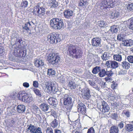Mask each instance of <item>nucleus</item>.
I'll return each instance as SVG.
<instances>
[{
  "mask_svg": "<svg viewBox=\"0 0 133 133\" xmlns=\"http://www.w3.org/2000/svg\"><path fill=\"white\" fill-rule=\"evenodd\" d=\"M67 52L70 56L76 59L81 58L83 54L82 50L78 49L76 46L74 45L69 46Z\"/></svg>",
  "mask_w": 133,
  "mask_h": 133,
  "instance_id": "nucleus-1",
  "label": "nucleus"
},
{
  "mask_svg": "<svg viewBox=\"0 0 133 133\" xmlns=\"http://www.w3.org/2000/svg\"><path fill=\"white\" fill-rule=\"evenodd\" d=\"M50 24L53 29L56 30H60L64 25L63 20L59 18H52L50 20Z\"/></svg>",
  "mask_w": 133,
  "mask_h": 133,
  "instance_id": "nucleus-2",
  "label": "nucleus"
},
{
  "mask_svg": "<svg viewBox=\"0 0 133 133\" xmlns=\"http://www.w3.org/2000/svg\"><path fill=\"white\" fill-rule=\"evenodd\" d=\"M60 59L58 54L53 52L49 54L47 61L53 65H57L60 62Z\"/></svg>",
  "mask_w": 133,
  "mask_h": 133,
  "instance_id": "nucleus-3",
  "label": "nucleus"
},
{
  "mask_svg": "<svg viewBox=\"0 0 133 133\" xmlns=\"http://www.w3.org/2000/svg\"><path fill=\"white\" fill-rule=\"evenodd\" d=\"M59 35L55 32H52L49 34L47 36V41L50 44H56L61 40L59 37Z\"/></svg>",
  "mask_w": 133,
  "mask_h": 133,
  "instance_id": "nucleus-4",
  "label": "nucleus"
},
{
  "mask_svg": "<svg viewBox=\"0 0 133 133\" xmlns=\"http://www.w3.org/2000/svg\"><path fill=\"white\" fill-rule=\"evenodd\" d=\"M115 0H101L99 6L101 9L112 8L115 4Z\"/></svg>",
  "mask_w": 133,
  "mask_h": 133,
  "instance_id": "nucleus-5",
  "label": "nucleus"
},
{
  "mask_svg": "<svg viewBox=\"0 0 133 133\" xmlns=\"http://www.w3.org/2000/svg\"><path fill=\"white\" fill-rule=\"evenodd\" d=\"M32 12L34 15L41 17L44 16L45 13V9L43 6L37 5L33 8Z\"/></svg>",
  "mask_w": 133,
  "mask_h": 133,
  "instance_id": "nucleus-6",
  "label": "nucleus"
},
{
  "mask_svg": "<svg viewBox=\"0 0 133 133\" xmlns=\"http://www.w3.org/2000/svg\"><path fill=\"white\" fill-rule=\"evenodd\" d=\"M28 128L26 129V133H42L41 128H35L31 124L28 125Z\"/></svg>",
  "mask_w": 133,
  "mask_h": 133,
  "instance_id": "nucleus-7",
  "label": "nucleus"
},
{
  "mask_svg": "<svg viewBox=\"0 0 133 133\" xmlns=\"http://www.w3.org/2000/svg\"><path fill=\"white\" fill-rule=\"evenodd\" d=\"M14 54L16 57H25L26 55V51L22 50L19 47L15 48Z\"/></svg>",
  "mask_w": 133,
  "mask_h": 133,
  "instance_id": "nucleus-8",
  "label": "nucleus"
},
{
  "mask_svg": "<svg viewBox=\"0 0 133 133\" xmlns=\"http://www.w3.org/2000/svg\"><path fill=\"white\" fill-rule=\"evenodd\" d=\"M63 104L68 111L70 110L72 106L71 98L69 97H65L63 99Z\"/></svg>",
  "mask_w": 133,
  "mask_h": 133,
  "instance_id": "nucleus-9",
  "label": "nucleus"
},
{
  "mask_svg": "<svg viewBox=\"0 0 133 133\" xmlns=\"http://www.w3.org/2000/svg\"><path fill=\"white\" fill-rule=\"evenodd\" d=\"M105 65L108 68L112 69H116L118 66V63L114 61H108L106 62Z\"/></svg>",
  "mask_w": 133,
  "mask_h": 133,
  "instance_id": "nucleus-10",
  "label": "nucleus"
},
{
  "mask_svg": "<svg viewBox=\"0 0 133 133\" xmlns=\"http://www.w3.org/2000/svg\"><path fill=\"white\" fill-rule=\"evenodd\" d=\"M77 109L78 112L84 115L86 112V107L85 104L81 103L78 104Z\"/></svg>",
  "mask_w": 133,
  "mask_h": 133,
  "instance_id": "nucleus-11",
  "label": "nucleus"
},
{
  "mask_svg": "<svg viewBox=\"0 0 133 133\" xmlns=\"http://www.w3.org/2000/svg\"><path fill=\"white\" fill-rule=\"evenodd\" d=\"M101 44V39L98 37L94 38L91 40V44L92 46L98 47Z\"/></svg>",
  "mask_w": 133,
  "mask_h": 133,
  "instance_id": "nucleus-12",
  "label": "nucleus"
},
{
  "mask_svg": "<svg viewBox=\"0 0 133 133\" xmlns=\"http://www.w3.org/2000/svg\"><path fill=\"white\" fill-rule=\"evenodd\" d=\"M102 112L103 113H104L109 111L110 107L107 102L103 101L102 102Z\"/></svg>",
  "mask_w": 133,
  "mask_h": 133,
  "instance_id": "nucleus-13",
  "label": "nucleus"
},
{
  "mask_svg": "<svg viewBox=\"0 0 133 133\" xmlns=\"http://www.w3.org/2000/svg\"><path fill=\"white\" fill-rule=\"evenodd\" d=\"M82 97L84 99H88L90 97V91L88 88H87L84 90L82 94Z\"/></svg>",
  "mask_w": 133,
  "mask_h": 133,
  "instance_id": "nucleus-14",
  "label": "nucleus"
},
{
  "mask_svg": "<svg viewBox=\"0 0 133 133\" xmlns=\"http://www.w3.org/2000/svg\"><path fill=\"white\" fill-rule=\"evenodd\" d=\"M63 13L64 17L68 19L72 17L73 15V12L72 11L69 9L65 10Z\"/></svg>",
  "mask_w": 133,
  "mask_h": 133,
  "instance_id": "nucleus-15",
  "label": "nucleus"
},
{
  "mask_svg": "<svg viewBox=\"0 0 133 133\" xmlns=\"http://www.w3.org/2000/svg\"><path fill=\"white\" fill-rule=\"evenodd\" d=\"M26 93L24 91H19L17 95V97L19 101L22 102L24 98V96L26 95Z\"/></svg>",
  "mask_w": 133,
  "mask_h": 133,
  "instance_id": "nucleus-16",
  "label": "nucleus"
},
{
  "mask_svg": "<svg viewBox=\"0 0 133 133\" xmlns=\"http://www.w3.org/2000/svg\"><path fill=\"white\" fill-rule=\"evenodd\" d=\"M55 88L54 84H50L46 86V89L47 92L49 94H51L52 92H54Z\"/></svg>",
  "mask_w": 133,
  "mask_h": 133,
  "instance_id": "nucleus-17",
  "label": "nucleus"
},
{
  "mask_svg": "<svg viewBox=\"0 0 133 133\" xmlns=\"http://www.w3.org/2000/svg\"><path fill=\"white\" fill-rule=\"evenodd\" d=\"M47 4L51 8H55L58 5V2L56 0H48Z\"/></svg>",
  "mask_w": 133,
  "mask_h": 133,
  "instance_id": "nucleus-18",
  "label": "nucleus"
},
{
  "mask_svg": "<svg viewBox=\"0 0 133 133\" xmlns=\"http://www.w3.org/2000/svg\"><path fill=\"white\" fill-rule=\"evenodd\" d=\"M33 99L32 96H29L27 93L22 102L25 103H29L33 101Z\"/></svg>",
  "mask_w": 133,
  "mask_h": 133,
  "instance_id": "nucleus-19",
  "label": "nucleus"
},
{
  "mask_svg": "<svg viewBox=\"0 0 133 133\" xmlns=\"http://www.w3.org/2000/svg\"><path fill=\"white\" fill-rule=\"evenodd\" d=\"M25 106L23 105H19L17 107V110L19 113H23L25 111Z\"/></svg>",
  "mask_w": 133,
  "mask_h": 133,
  "instance_id": "nucleus-20",
  "label": "nucleus"
},
{
  "mask_svg": "<svg viewBox=\"0 0 133 133\" xmlns=\"http://www.w3.org/2000/svg\"><path fill=\"white\" fill-rule=\"evenodd\" d=\"M39 107L44 112L47 111L49 109V106L45 103L41 104L40 105Z\"/></svg>",
  "mask_w": 133,
  "mask_h": 133,
  "instance_id": "nucleus-21",
  "label": "nucleus"
},
{
  "mask_svg": "<svg viewBox=\"0 0 133 133\" xmlns=\"http://www.w3.org/2000/svg\"><path fill=\"white\" fill-rule=\"evenodd\" d=\"M5 122L8 127H11L13 126V125L15 123V121L13 120L8 119L6 120Z\"/></svg>",
  "mask_w": 133,
  "mask_h": 133,
  "instance_id": "nucleus-22",
  "label": "nucleus"
},
{
  "mask_svg": "<svg viewBox=\"0 0 133 133\" xmlns=\"http://www.w3.org/2000/svg\"><path fill=\"white\" fill-rule=\"evenodd\" d=\"M74 127L79 128L81 126L80 119L78 118L77 119L73 122L71 124Z\"/></svg>",
  "mask_w": 133,
  "mask_h": 133,
  "instance_id": "nucleus-23",
  "label": "nucleus"
},
{
  "mask_svg": "<svg viewBox=\"0 0 133 133\" xmlns=\"http://www.w3.org/2000/svg\"><path fill=\"white\" fill-rule=\"evenodd\" d=\"M121 65L122 68L125 69H128L130 66V64L129 63L126 61H124L122 62L121 63Z\"/></svg>",
  "mask_w": 133,
  "mask_h": 133,
  "instance_id": "nucleus-24",
  "label": "nucleus"
},
{
  "mask_svg": "<svg viewBox=\"0 0 133 133\" xmlns=\"http://www.w3.org/2000/svg\"><path fill=\"white\" fill-rule=\"evenodd\" d=\"M56 101L55 98L50 97L48 100V102L50 105L54 106L56 104Z\"/></svg>",
  "mask_w": 133,
  "mask_h": 133,
  "instance_id": "nucleus-25",
  "label": "nucleus"
},
{
  "mask_svg": "<svg viewBox=\"0 0 133 133\" xmlns=\"http://www.w3.org/2000/svg\"><path fill=\"white\" fill-rule=\"evenodd\" d=\"M125 129L128 132H130L133 131V125L131 124H127L125 126Z\"/></svg>",
  "mask_w": 133,
  "mask_h": 133,
  "instance_id": "nucleus-26",
  "label": "nucleus"
},
{
  "mask_svg": "<svg viewBox=\"0 0 133 133\" xmlns=\"http://www.w3.org/2000/svg\"><path fill=\"white\" fill-rule=\"evenodd\" d=\"M110 133H118L119 130L118 127L115 126L111 127L109 131Z\"/></svg>",
  "mask_w": 133,
  "mask_h": 133,
  "instance_id": "nucleus-27",
  "label": "nucleus"
},
{
  "mask_svg": "<svg viewBox=\"0 0 133 133\" xmlns=\"http://www.w3.org/2000/svg\"><path fill=\"white\" fill-rule=\"evenodd\" d=\"M35 66L38 67L40 66H42L44 65V62L42 60L36 59L35 61Z\"/></svg>",
  "mask_w": 133,
  "mask_h": 133,
  "instance_id": "nucleus-28",
  "label": "nucleus"
},
{
  "mask_svg": "<svg viewBox=\"0 0 133 133\" xmlns=\"http://www.w3.org/2000/svg\"><path fill=\"white\" fill-rule=\"evenodd\" d=\"M58 121L55 118L50 123V125L53 128H57L58 125Z\"/></svg>",
  "mask_w": 133,
  "mask_h": 133,
  "instance_id": "nucleus-29",
  "label": "nucleus"
},
{
  "mask_svg": "<svg viewBox=\"0 0 133 133\" xmlns=\"http://www.w3.org/2000/svg\"><path fill=\"white\" fill-rule=\"evenodd\" d=\"M68 86L71 89H74L76 87V84L72 81H70L68 84Z\"/></svg>",
  "mask_w": 133,
  "mask_h": 133,
  "instance_id": "nucleus-30",
  "label": "nucleus"
},
{
  "mask_svg": "<svg viewBox=\"0 0 133 133\" xmlns=\"http://www.w3.org/2000/svg\"><path fill=\"white\" fill-rule=\"evenodd\" d=\"M119 13L116 11H113L111 14V17L112 19L116 18L119 16Z\"/></svg>",
  "mask_w": 133,
  "mask_h": 133,
  "instance_id": "nucleus-31",
  "label": "nucleus"
},
{
  "mask_svg": "<svg viewBox=\"0 0 133 133\" xmlns=\"http://www.w3.org/2000/svg\"><path fill=\"white\" fill-rule=\"evenodd\" d=\"M113 58L115 60L118 61H121L122 60V57L121 55L116 54L114 55Z\"/></svg>",
  "mask_w": 133,
  "mask_h": 133,
  "instance_id": "nucleus-32",
  "label": "nucleus"
},
{
  "mask_svg": "<svg viewBox=\"0 0 133 133\" xmlns=\"http://www.w3.org/2000/svg\"><path fill=\"white\" fill-rule=\"evenodd\" d=\"M55 74V71L52 69H49L48 70V75L50 76H54Z\"/></svg>",
  "mask_w": 133,
  "mask_h": 133,
  "instance_id": "nucleus-33",
  "label": "nucleus"
},
{
  "mask_svg": "<svg viewBox=\"0 0 133 133\" xmlns=\"http://www.w3.org/2000/svg\"><path fill=\"white\" fill-rule=\"evenodd\" d=\"M28 5V2L25 0H23L21 2V7L22 8H25L27 7Z\"/></svg>",
  "mask_w": 133,
  "mask_h": 133,
  "instance_id": "nucleus-34",
  "label": "nucleus"
},
{
  "mask_svg": "<svg viewBox=\"0 0 133 133\" xmlns=\"http://www.w3.org/2000/svg\"><path fill=\"white\" fill-rule=\"evenodd\" d=\"M106 71H105L104 69H100L98 74L99 77H103L106 75Z\"/></svg>",
  "mask_w": 133,
  "mask_h": 133,
  "instance_id": "nucleus-35",
  "label": "nucleus"
},
{
  "mask_svg": "<svg viewBox=\"0 0 133 133\" xmlns=\"http://www.w3.org/2000/svg\"><path fill=\"white\" fill-rule=\"evenodd\" d=\"M127 10L129 12L133 10V3H129L127 6Z\"/></svg>",
  "mask_w": 133,
  "mask_h": 133,
  "instance_id": "nucleus-36",
  "label": "nucleus"
},
{
  "mask_svg": "<svg viewBox=\"0 0 133 133\" xmlns=\"http://www.w3.org/2000/svg\"><path fill=\"white\" fill-rule=\"evenodd\" d=\"M33 91L37 96L39 97H41L42 96L41 93V92L38 89L34 88L33 89Z\"/></svg>",
  "mask_w": 133,
  "mask_h": 133,
  "instance_id": "nucleus-37",
  "label": "nucleus"
},
{
  "mask_svg": "<svg viewBox=\"0 0 133 133\" xmlns=\"http://www.w3.org/2000/svg\"><path fill=\"white\" fill-rule=\"evenodd\" d=\"M100 69V66H96L93 69L92 72L93 74H96L98 72H99Z\"/></svg>",
  "mask_w": 133,
  "mask_h": 133,
  "instance_id": "nucleus-38",
  "label": "nucleus"
},
{
  "mask_svg": "<svg viewBox=\"0 0 133 133\" xmlns=\"http://www.w3.org/2000/svg\"><path fill=\"white\" fill-rule=\"evenodd\" d=\"M118 29L117 28L116 26L115 25L111 26V29H110L111 32L112 33H116L118 31Z\"/></svg>",
  "mask_w": 133,
  "mask_h": 133,
  "instance_id": "nucleus-39",
  "label": "nucleus"
},
{
  "mask_svg": "<svg viewBox=\"0 0 133 133\" xmlns=\"http://www.w3.org/2000/svg\"><path fill=\"white\" fill-rule=\"evenodd\" d=\"M122 115L125 116L127 117L130 116V114L129 111L128 110H123L122 112Z\"/></svg>",
  "mask_w": 133,
  "mask_h": 133,
  "instance_id": "nucleus-40",
  "label": "nucleus"
},
{
  "mask_svg": "<svg viewBox=\"0 0 133 133\" xmlns=\"http://www.w3.org/2000/svg\"><path fill=\"white\" fill-rule=\"evenodd\" d=\"M98 24L99 26L101 28H104L106 25V23L103 21H99L98 22Z\"/></svg>",
  "mask_w": 133,
  "mask_h": 133,
  "instance_id": "nucleus-41",
  "label": "nucleus"
},
{
  "mask_svg": "<svg viewBox=\"0 0 133 133\" xmlns=\"http://www.w3.org/2000/svg\"><path fill=\"white\" fill-rule=\"evenodd\" d=\"M58 79L60 82L62 83H65V78L63 75L58 77Z\"/></svg>",
  "mask_w": 133,
  "mask_h": 133,
  "instance_id": "nucleus-42",
  "label": "nucleus"
},
{
  "mask_svg": "<svg viewBox=\"0 0 133 133\" xmlns=\"http://www.w3.org/2000/svg\"><path fill=\"white\" fill-rule=\"evenodd\" d=\"M87 2V0H80L79 3V5L81 6H85L86 5Z\"/></svg>",
  "mask_w": 133,
  "mask_h": 133,
  "instance_id": "nucleus-43",
  "label": "nucleus"
},
{
  "mask_svg": "<svg viewBox=\"0 0 133 133\" xmlns=\"http://www.w3.org/2000/svg\"><path fill=\"white\" fill-rule=\"evenodd\" d=\"M23 32H25L26 31L27 33H29V34H31L30 30L29 28V27H27L24 26V27H23Z\"/></svg>",
  "mask_w": 133,
  "mask_h": 133,
  "instance_id": "nucleus-44",
  "label": "nucleus"
},
{
  "mask_svg": "<svg viewBox=\"0 0 133 133\" xmlns=\"http://www.w3.org/2000/svg\"><path fill=\"white\" fill-rule=\"evenodd\" d=\"M129 28L132 30H133V17L130 18V23L129 25Z\"/></svg>",
  "mask_w": 133,
  "mask_h": 133,
  "instance_id": "nucleus-45",
  "label": "nucleus"
},
{
  "mask_svg": "<svg viewBox=\"0 0 133 133\" xmlns=\"http://www.w3.org/2000/svg\"><path fill=\"white\" fill-rule=\"evenodd\" d=\"M117 85V83L113 81L112 82V84L111 85V88L112 89L114 90L116 88Z\"/></svg>",
  "mask_w": 133,
  "mask_h": 133,
  "instance_id": "nucleus-46",
  "label": "nucleus"
},
{
  "mask_svg": "<svg viewBox=\"0 0 133 133\" xmlns=\"http://www.w3.org/2000/svg\"><path fill=\"white\" fill-rule=\"evenodd\" d=\"M118 114L116 113H114L111 114V117L112 119L115 120H116L118 119Z\"/></svg>",
  "mask_w": 133,
  "mask_h": 133,
  "instance_id": "nucleus-47",
  "label": "nucleus"
},
{
  "mask_svg": "<svg viewBox=\"0 0 133 133\" xmlns=\"http://www.w3.org/2000/svg\"><path fill=\"white\" fill-rule=\"evenodd\" d=\"M50 112L51 115H52L55 118H57V116L56 111H55L54 110H51Z\"/></svg>",
  "mask_w": 133,
  "mask_h": 133,
  "instance_id": "nucleus-48",
  "label": "nucleus"
},
{
  "mask_svg": "<svg viewBox=\"0 0 133 133\" xmlns=\"http://www.w3.org/2000/svg\"><path fill=\"white\" fill-rule=\"evenodd\" d=\"M46 133H53V130L51 128L48 127L46 130Z\"/></svg>",
  "mask_w": 133,
  "mask_h": 133,
  "instance_id": "nucleus-49",
  "label": "nucleus"
},
{
  "mask_svg": "<svg viewBox=\"0 0 133 133\" xmlns=\"http://www.w3.org/2000/svg\"><path fill=\"white\" fill-rule=\"evenodd\" d=\"M122 44L123 45L130 46V44L128 40H125L123 41Z\"/></svg>",
  "mask_w": 133,
  "mask_h": 133,
  "instance_id": "nucleus-50",
  "label": "nucleus"
},
{
  "mask_svg": "<svg viewBox=\"0 0 133 133\" xmlns=\"http://www.w3.org/2000/svg\"><path fill=\"white\" fill-rule=\"evenodd\" d=\"M113 74V72L112 70H110L109 71H108L107 70L106 71V75L108 76L111 77L112 75Z\"/></svg>",
  "mask_w": 133,
  "mask_h": 133,
  "instance_id": "nucleus-51",
  "label": "nucleus"
},
{
  "mask_svg": "<svg viewBox=\"0 0 133 133\" xmlns=\"http://www.w3.org/2000/svg\"><path fill=\"white\" fill-rule=\"evenodd\" d=\"M128 61L130 63H133V56H129L127 57Z\"/></svg>",
  "mask_w": 133,
  "mask_h": 133,
  "instance_id": "nucleus-52",
  "label": "nucleus"
},
{
  "mask_svg": "<svg viewBox=\"0 0 133 133\" xmlns=\"http://www.w3.org/2000/svg\"><path fill=\"white\" fill-rule=\"evenodd\" d=\"M39 83L38 81H34L33 82V86L36 88L38 87Z\"/></svg>",
  "mask_w": 133,
  "mask_h": 133,
  "instance_id": "nucleus-53",
  "label": "nucleus"
},
{
  "mask_svg": "<svg viewBox=\"0 0 133 133\" xmlns=\"http://www.w3.org/2000/svg\"><path fill=\"white\" fill-rule=\"evenodd\" d=\"M87 133H95L94 129L93 127H91L89 129Z\"/></svg>",
  "mask_w": 133,
  "mask_h": 133,
  "instance_id": "nucleus-54",
  "label": "nucleus"
},
{
  "mask_svg": "<svg viewBox=\"0 0 133 133\" xmlns=\"http://www.w3.org/2000/svg\"><path fill=\"white\" fill-rule=\"evenodd\" d=\"M118 126L119 129H121L124 126V122L123 121L121 122L118 123Z\"/></svg>",
  "mask_w": 133,
  "mask_h": 133,
  "instance_id": "nucleus-55",
  "label": "nucleus"
},
{
  "mask_svg": "<svg viewBox=\"0 0 133 133\" xmlns=\"http://www.w3.org/2000/svg\"><path fill=\"white\" fill-rule=\"evenodd\" d=\"M127 71L123 69H121L118 72V74L119 75H124L127 73Z\"/></svg>",
  "mask_w": 133,
  "mask_h": 133,
  "instance_id": "nucleus-56",
  "label": "nucleus"
},
{
  "mask_svg": "<svg viewBox=\"0 0 133 133\" xmlns=\"http://www.w3.org/2000/svg\"><path fill=\"white\" fill-rule=\"evenodd\" d=\"M104 79L106 82H110L112 80V78L110 76H107L104 78Z\"/></svg>",
  "mask_w": 133,
  "mask_h": 133,
  "instance_id": "nucleus-57",
  "label": "nucleus"
},
{
  "mask_svg": "<svg viewBox=\"0 0 133 133\" xmlns=\"http://www.w3.org/2000/svg\"><path fill=\"white\" fill-rule=\"evenodd\" d=\"M23 85L24 87L26 88H28L29 86V84L27 82H25L23 83Z\"/></svg>",
  "mask_w": 133,
  "mask_h": 133,
  "instance_id": "nucleus-58",
  "label": "nucleus"
},
{
  "mask_svg": "<svg viewBox=\"0 0 133 133\" xmlns=\"http://www.w3.org/2000/svg\"><path fill=\"white\" fill-rule=\"evenodd\" d=\"M123 39V38L121 37V35H118L117 36V39L119 41H121Z\"/></svg>",
  "mask_w": 133,
  "mask_h": 133,
  "instance_id": "nucleus-59",
  "label": "nucleus"
},
{
  "mask_svg": "<svg viewBox=\"0 0 133 133\" xmlns=\"http://www.w3.org/2000/svg\"><path fill=\"white\" fill-rule=\"evenodd\" d=\"M4 51V48L3 47L0 46V54L2 53Z\"/></svg>",
  "mask_w": 133,
  "mask_h": 133,
  "instance_id": "nucleus-60",
  "label": "nucleus"
},
{
  "mask_svg": "<svg viewBox=\"0 0 133 133\" xmlns=\"http://www.w3.org/2000/svg\"><path fill=\"white\" fill-rule=\"evenodd\" d=\"M106 55H105V54H104V55H103V57H102V58L104 60H107L108 59V57H107L106 56Z\"/></svg>",
  "mask_w": 133,
  "mask_h": 133,
  "instance_id": "nucleus-61",
  "label": "nucleus"
},
{
  "mask_svg": "<svg viewBox=\"0 0 133 133\" xmlns=\"http://www.w3.org/2000/svg\"><path fill=\"white\" fill-rule=\"evenodd\" d=\"M55 133H62L61 131L60 130L56 129L54 130Z\"/></svg>",
  "mask_w": 133,
  "mask_h": 133,
  "instance_id": "nucleus-62",
  "label": "nucleus"
},
{
  "mask_svg": "<svg viewBox=\"0 0 133 133\" xmlns=\"http://www.w3.org/2000/svg\"><path fill=\"white\" fill-rule=\"evenodd\" d=\"M31 25L29 22H28L25 23V26H27V27H29Z\"/></svg>",
  "mask_w": 133,
  "mask_h": 133,
  "instance_id": "nucleus-63",
  "label": "nucleus"
},
{
  "mask_svg": "<svg viewBox=\"0 0 133 133\" xmlns=\"http://www.w3.org/2000/svg\"><path fill=\"white\" fill-rule=\"evenodd\" d=\"M72 133H82L81 132L75 130L72 131Z\"/></svg>",
  "mask_w": 133,
  "mask_h": 133,
  "instance_id": "nucleus-64",
  "label": "nucleus"
}]
</instances>
